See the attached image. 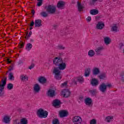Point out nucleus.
Wrapping results in <instances>:
<instances>
[{
    "instance_id": "9",
    "label": "nucleus",
    "mask_w": 124,
    "mask_h": 124,
    "mask_svg": "<svg viewBox=\"0 0 124 124\" xmlns=\"http://www.w3.org/2000/svg\"><path fill=\"white\" fill-rule=\"evenodd\" d=\"M65 5V2L63 1H59L57 4V8L60 9H63Z\"/></svg>"
},
{
    "instance_id": "30",
    "label": "nucleus",
    "mask_w": 124,
    "mask_h": 124,
    "mask_svg": "<svg viewBox=\"0 0 124 124\" xmlns=\"http://www.w3.org/2000/svg\"><path fill=\"white\" fill-rule=\"evenodd\" d=\"M112 31H115L117 32L118 31V27L117 26V24H113V26L111 28Z\"/></svg>"
},
{
    "instance_id": "62",
    "label": "nucleus",
    "mask_w": 124,
    "mask_h": 124,
    "mask_svg": "<svg viewBox=\"0 0 124 124\" xmlns=\"http://www.w3.org/2000/svg\"><path fill=\"white\" fill-rule=\"evenodd\" d=\"M32 29H33L32 27H31V28H30V30H32Z\"/></svg>"
},
{
    "instance_id": "54",
    "label": "nucleus",
    "mask_w": 124,
    "mask_h": 124,
    "mask_svg": "<svg viewBox=\"0 0 124 124\" xmlns=\"http://www.w3.org/2000/svg\"><path fill=\"white\" fill-rule=\"evenodd\" d=\"M119 46L120 47V49H122V48L124 46V44L123 43H121L119 44Z\"/></svg>"
},
{
    "instance_id": "22",
    "label": "nucleus",
    "mask_w": 124,
    "mask_h": 124,
    "mask_svg": "<svg viewBox=\"0 0 124 124\" xmlns=\"http://www.w3.org/2000/svg\"><path fill=\"white\" fill-rule=\"evenodd\" d=\"M2 122L5 124H9L10 123V117L8 116H4Z\"/></svg>"
},
{
    "instance_id": "55",
    "label": "nucleus",
    "mask_w": 124,
    "mask_h": 124,
    "mask_svg": "<svg viewBox=\"0 0 124 124\" xmlns=\"http://www.w3.org/2000/svg\"><path fill=\"white\" fill-rule=\"evenodd\" d=\"M31 12L32 15H34V14H35V11H34V10H32Z\"/></svg>"
},
{
    "instance_id": "56",
    "label": "nucleus",
    "mask_w": 124,
    "mask_h": 124,
    "mask_svg": "<svg viewBox=\"0 0 124 124\" xmlns=\"http://www.w3.org/2000/svg\"><path fill=\"white\" fill-rule=\"evenodd\" d=\"M21 63H23V61H22L21 60H20V61L18 62V64H21Z\"/></svg>"
},
{
    "instance_id": "34",
    "label": "nucleus",
    "mask_w": 124,
    "mask_h": 124,
    "mask_svg": "<svg viewBox=\"0 0 124 124\" xmlns=\"http://www.w3.org/2000/svg\"><path fill=\"white\" fill-rule=\"evenodd\" d=\"M13 84L10 83L7 84V88L9 91H10L13 89Z\"/></svg>"
},
{
    "instance_id": "57",
    "label": "nucleus",
    "mask_w": 124,
    "mask_h": 124,
    "mask_svg": "<svg viewBox=\"0 0 124 124\" xmlns=\"http://www.w3.org/2000/svg\"><path fill=\"white\" fill-rule=\"evenodd\" d=\"M123 104H124V103H123V102L118 103V105L119 106H122V105H123Z\"/></svg>"
},
{
    "instance_id": "14",
    "label": "nucleus",
    "mask_w": 124,
    "mask_h": 124,
    "mask_svg": "<svg viewBox=\"0 0 124 124\" xmlns=\"http://www.w3.org/2000/svg\"><path fill=\"white\" fill-rule=\"evenodd\" d=\"M41 23H42V20L41 19H36L35 20V28H40V27L42 26Z\"/></svg>"
},
{
    "instance_id": "8",
    "label": "nucleus",
    "mask_w": 124,
    "mask_h": 124,
    "mask_svg": "<svg viewBox=\"0 0 124 124\" xmlns=\"http://www.w3.org/2000/svg\"><path fill=\"white\" fill-rule=\"evenodd\" d=\"M99 84V81H98V79L93 78L91 81V84L93 87H96L98 86Z\"/></svg>"
},
{
    "instance_id": "24",
    "label": "nucleus",
    "mask_w": 124,
    "mask_h": 124,
    "mask_svg": "<svg viewBox=\"0 0 124 124\" xmlns=\"http://www.w3.org/2000/svg\"><path fill=\"white\" fill-rule=\"evenodd\" d=\"M91 75V68H87L85 70L84 76L85 77H89Z\"/></svg>"
},
{
    "instance_id": "59",
    "label": "nucleus",
    "mask_w": 124,
    "mask_h": 124,
    "mask_svg": "<svg viewBox=\"0 0 124 124\" xmlns=\"http://www.w3.org/2000/svg\"><path fill=\"white\" fill-rule=\"evenodd\" d=\"M33 41H34L33 39H30V42H33Z\"/></svg>"
},
{
    "instance_id": "50",
    "label": "nucleus",
    "mask_w": 124,
    "mask_h": 124,
    "mask_svg": "<svg viewBox=\"0 0 124 124\" xmlns=\"http://www.w3.org/2000/svg\"><path fill=\"white\" fill-rule=\"evenodd\" d=\"M6 62H7L8 64L11 63L12 61L10 60L9 58L6 59Z\"/></svg>"
},
{
    "instance_id": "29",
    "label": "nucleus",
    "mask_w": 124,
    "mask_h": 124,
    "mask_svg": "<svg viewBox=\"0 0 124 124\" xmlns=\"http://www.w3.org/2000/svg\"><path fill=\"white\" fill-rule=\"evenodd\" d=\"M95 54V52L93 51V50H90L88 52V56L91 58H93Z\"/></svg>"
},
{
    "instance_id": "18",
    "label": "nucleus",
    "mask_w": 124,
    "mask_h": 124,
    "mask_svg": "<svg viewBox=\"0 0 124 124\" xmlns=\"http://www.w3.org/2000/svg\"><path fill=\"white\" fill-rule=\"evenodd\" d=\"M38 81L41 84H45L47 82V79L44 77H40L38 79Z\"/></svg>"
},
{
    "instance_id": "20",
    "label": "nucleus",
    "mask_w": 124,
    "mask_h": 124,
    "mask_svg": "<svg viewBox=\"0 0 124 124\" xmlns=\"http://www.w3.org/2000/svg\"><path fill=\"white\" fill-rule=\"evenodd\" d=\"M98 78L100 79V80H106V79L107 78L106 73H103L100 74L98 76Z\"/></svg>"
},
{
    "instance_id": "25",
    "label": "nucleus",
    "mask_w": 124,
    "mask_h": 124,
    "mask_svg": "<svg viewBox=\"0 0 124 124\" xmlns=\"http://www.w3.org/2000/svg\"><path fill=\"white\" fill-rule=\"evenodd\" d=\"M98 12L99 11L98 10L93 9L90 11V14H91V15H97V14H98Z\"/></svg>"
},
{
    "instance_id": "26",
    "label": "nucleus",
    "mask_w": 124,
    "mask_h": 124,
    "mask_svg": "<svg viewBox=\"0 0 124 124\" xmlns=\"http://www.w3.org/2000/svg\"><path fill=\"white\" fill-rule=\"evenodd\" d=\"M20 79L21 81H29V77L27 75H22L20 76Z\"/></svg>"
},
{
    "instance_id": "38",
    "label": "nucleus",
    "mask_w": 124,
    "mask_h": 124,
    "mask_svg": "<svg viewBox=\"0 0 124 124\" xmlns=\"http://www.w3.org/2000/svg\"><path fill=\"white\" fill-rule=\"evenodd\" d=\"M120 77L121 81L124 82V71L121 72V73H120Z\"/></svg>"
},
{
    "instance_id": "47",
    "label": "nucleus",
    "mask_w": 124,
    "mask_h": 124,
    "mask_svg": "<svg viewBox=\"0 0 124 124\" xmlns=\"http://www.w3.org/2000/svg\"><path fill=\"white\" fill-rule=\"evenodd\" d=\"M34 66H35L34 63H32L31 64V65L29 67V69H32V68H33V67H34Z\"/></svg>"
},
{
    "instance_id": "4",
    "label": "nucleus",
    "mask_w": 124,
    "mask_h": 124,
    "mask_svg": "<svg viewBox=\"0 0 124 124\" xmlns=\"http://www.w3.org/2000/svg\"><path fill=\"white\" fill-rule=\"evenodd\" d=\"M37 115L41 119L47 118L48 117V111L44 110L42 108H40L37 111Z\"/></svg>"
},
{
    "instance_id": "52",
    "label": "nucleus",
    "mask_w": 124,
    "mask_h": 124,
    "mask_svg": "<svg viewBox=\"0 0 124 124\" xmlns=\"http://www.w3.org/2000/svg\"><path fill=\"white\" fill-rule=\"evenodd\" d=\"M53 27L54 30H56L57 28H58V25H57L56 24H54Z\"/></svg>"
},
{
    "instance_id": "41",
    "label": "nucleus",
    "mask_w": 124,
    "mask_h": 124,
    "mask_svg": "<svg viewBox=\"0 0 124 124\" xmlns=\"http://www.w3.org/2000/svg\"><path fill=\"white\" fill-rule=\"evenodd\" d=\"M96 1H97V0H91L90 2V5H94Z\"/></svg>"
},
{
    "instance_id": "16",
    "label": "nucleus",
    "mask_w": 124,
    "mask_h": 124,
    "mask_svg": "<svg viewBox=\"0 0 124 124\" xmlns=\"http://www.w3.org/2000/svg\"><path fill=\"white\" fill-rule=\"evenodd\" d=\"M84 101L85 104L86 105H88L89 106H91V105H92L93 104V100H92V98L90 97L86 98Z\"/></svg>"
},
{
    "instance_id": "11",
    "label": "nucleus",
    "mask_w": 124,
    "mask_h": 124,
    "mask_svg": "<svg viewBox=\"0 0 124 124\" xmlns=\"http://www.w3.org/2000/svg\"><path fill=\"white\" fill-rule=\"evenodd\" d=\"M105 27V24H104V23H103L102 21H101L98 22L96 26V29L97 30H103Z\"/></svg>"
},
{
    "instance_id": "45",
    "label": "nucleus",
    "mask_w": 124,
    "mask_h": 124,
    "mask_svg": "<svg viewBox=\"0 0 124 124\" xmlns=\"http://www.w3.org/2000/svg\"><path fill=\"white\" fill-rule=\"evenodd\" d=\"M107 88H108V89H111L112 87V84L111 83H107L106 84Z\"/></svg>"
},
{
    "instance_id": "15",
    "label": "nucleus",
    "mask_w": 124,
    "mask_h": 124,
    "mask_svg": "<svg viewBox=\"0 0 124 124\" xmlns=\"http://www.w3.org/2000/svg\"><path fill=\"white\" fill-rule=\"evenodd\" d=\"M62 104L61 101L59 99H55L53 100L52 102L53 106L54 107H58V106H60Z\"/></svg>"
},
{
    "instance_id": "35",
    "label": "nucleus",
    "mask_w": 124,
    "mask_h": 124,
    "mask_svg": "<svg viewBox=\"0 0 124 124\" xmlns=\"http://www.w3.org/2000/svg\"><path fill=\"white\" fill-rule=\"evenodd\" d=\"M18 46L19 49H22V48H24V46H25V42H22L20 41V43L18 44Z\"/></svg>"
},
{
    "instance_id": "27",
    "label": "nucleus",
    "mask_w": 124,
    "mask_h": 124,
    "mask_svg": "<svg viewBox=\"0 0 124 124\" xmlns=\"http://www.w3.org/2000/svg\"><path fill=\"white\" fill-rule=\"evenodd\" d=\"M104 42L105 44H107V45L110 44L111 42V39H110V37H106L104 38Z\"/></svg>"
},
{
    "instance_id": "61",
    "label": "nucleus",
    "mask_w": 124,
    "mask_h": 124,
    "mask_svg": "<svg viewBox=\"0 0 124 124\" xmlns=\"http://www.w3.org/2000/svg\"><path fill=\"white\" fill-rule=\"evenodd\" d=\"M79 99H80V100H82V99H83V97H80Z\"/></svg>"
},
{
    "instance_id": "28",
    "label": "nucleus",
    "mask_w": 124,
    "mask_h": 124,
    "mask_svg": "<svg viewBox=\"0 0 124 124\" xmlns=\"http://www.w3.org/2000/svg\"><path fill=\"white\" fill-rule=\"evenodd\" d=\"M32 48V45L31 43H28L27 44L26 46V50L27 51H31Z\"/></svg>"
},
{
    "instance_id": "10",
    "label": "nucleus",
    "mask_w": 124,
    "mask_h": 124,
    "mask_svg": "<svg viewBox=\"0 0 124 124\" xmlns=\"http://www.w3.org/2000/svg\"><path fill=\"white\" fill-rule=\"evenodd\" d=\"M59 115L60 118H64V117L68 116V111L65 110H62L59 112Z\"/></svg>"
},
{
    "instance_id": "21",
    "label": "nucleus",
    "mask_w": 124,
    "mask_h": 124,
    "mask_svg": "<svg viewBox=\"0 0 124 124\" xmlns=\"http://www.w3.org/2000/svg\"><path fill=\"white\" fill-rule=\"evenodd\" d=\"M33 90L35 93H39L40 91V86L38 84H35L33 87Z\"/></svg>"
},
{
    "instance_id": "46",
    "label": "nucleus",
    "mask_w": 124,
    "mask_h": 124,
    "mask_svg": "<svg viewBox=\"0 0 124 124\" xmlns=\"http://www.w3.org/2000/svg\"><path fill=\"white\" fill-rule=\"evenodd\" d=\"M67 86V81L64 82L61 84V87H66Z\"/></svg>"
},
{
    "instance_id": "2",
    "label": "nucleus",
    "mask_w": 124,
    "mask_h": 124,
    "mask_svg": "<svg viewBox=\"0 0 124 124\" xmlns=\"http://www.w3.org/2000/svg\"><path fill=\"white\" fill-rule=\"evenodd\" d=\"M45 8L46 9V11L48 14H55L57 10V6L53 4L46 6Z\"/></svg>"
},
{
    "instance_id": "37",
    "label": "nucleus",
    "mask_w": 124,
    "mask_h": 124,
    "mask_svg": "<svg viewBox=\"0 0 124 124\" xmlns=\"http://www.w3.org/2000/svg\"><path fill=\"white\" fill-rule=\"evenodd\" d=\"M89 93L92 95H95V94L96 93V89L89 90Z\"/></svg>"
},
{
    "instance_id": "31",
    "label": "nucleus",
    "mask_w": 124,
    "mask_h": 124,
    "mask_svg": "<svg viewBox=\"0 0 124 124\" xmlns=\"http://www.w3.org/2000/svg\"><path fill=\"white\" fill-rule=\"evenodd\" d=\"M15 79V78H14V76H13V73H10L9 74V80H10V81H14Z\"/></svg>"
},
{
    "instance_id": "19",
    "label": "nucleus",
    "mask_w": 124,
    "mask_h": 124,
    "mask_svg": "<svg viewBox=\"0 0 124 124\" xmlns=\"http://www.w3.org/2000/svg\"><path fill=\"white\" fill-rule=\"evenodd\" d=\"M100 73V70L97 67H95L93 70V75H97Z\"/></svg>"
},
{
    "instance_id": "64",
    "label": "nucleus",
    "mask_w": 124,
    "mask_h": 124,
    "mask_svg": "<svg viewBox=\"0 0 124 124\" xmlns=\"http://www.w3.org/2000/svg\"><path fill=\"white\" fill-rule=\"evenodd\" d=\"M59 55L60 56H62V53H60Z\"/></svg>"
},
{
    "instance_id": "23",
    "label": "nucleus",
    "mask_w": 124,
    "mask_h": 124,
    "mask_svg": "<svg viewBox=\"0 0 124 124\" xmlns=\"http://www.w3.org/2000/svg\"><path fill=\"white\" fill-rule=\"evenodd\" d=\"M77 6H78V10L79 12H81V11H83V9H84V6H83V5H82V4H81V3H80V2H79V1H78L77 2Z\"/></svg>"
},
{
    "instance_id": "58",
    "label": "nucleus",
    "mask_w": 124,
    "mask_h": 124,
    "mask_svg": "<svg viewBox=\"0 0 124 124\" xmlns=\"http://www.w3.org/2000/svg\"><path fill=\"white\" fill-rule=\"evenodd\" d=\"M72 4H75L76 3V2L74 0H73V1H72Z\"/></svg>"
},
{
    "instance_id": "51",
    "label": "nucleus",
    "mask_w": 124,
    "mask_h": 124,
    "mask_svg": "<svg viewBox=\"0 0 124 124\" xmlns=\"http://www.w3.org/2000/svg\"><path fill=\"white\" fill-rule=\"evenodd\" d=\"M86 20L88 22H90L92 20V17L91 16H88Z\"/></svg>"
},
{
    "instance_id": "7",
    "label": "nucleus",
    "mask_w": 124,
    "mask_h": 124,
    "mask_svg": "<svg viewBox=\"0 0 124 124\" xmlns=\"http://www.w3.org/2000/svg\"><path fill=\"white\" fill-rule=\"evenodd\" d=\"M62 93L64 97H69L71 92L68 89H64L62 91Z\"/></svg>"
},
{
    "instance_id": "43",
    "label": "nucleus",
    "mask_w": 124,
    "mask_h": 124,
    "mask_svg": "<svg viewBox=\"0 0 124 124\" xmlns=\"http://www.w3.org/2000/svg\"><path fill=\"white\" fill-rule=\"evenodd\" d=\"M43 3V1H39L37 3V6H38L39 7L41 6Z\"/></svg>"
},
{
    "instance_id": "44",
    "label": "nucleus",
    "mask_w": 124,
    "mask_h": 124,
    "mask_svg": "<svg viewBox=\"0 0 124 124\" xmlns=\"http://www.w3.org/2000/svg\"><path fill=\"white\" fill-rule=\"evenodd\" d=\"M90 124H96V120L95 119H92L90 122Z\"/></svg>"
},
{
    "instance_id": "1",
    "label": "nucleus",
    "mask_w": 124,
    "mask_h": 124,
    "mask_svg": "<svg viewBox=\"0 0 124 124\" xmlns=\"http://www.w3.org/2000/svg\"><path fill=\"white\" fill-rule=\"evenodd\" d=\"M68 59L65 58L63 60L62 58L58 57H56L53 60V64L56 66H58L57 67H54V68H59L60 70H64L66 68V62H67Z\"/></svg>"
},
{
    "instance_id": "33",
    "label": "nucleus",
    "mask_w": 124,
    "mask_h": 124,
    "mask_svg": "<svg viewBox=\"0 0 124 124\" xmlns=\"http://www.w3.org/2000/svg\"><path fill=\"white\" fill-rule=\"evenodd\" d=\"M40 15L42 17H44V18H46V17H48V13L46 12H43L40 13Z\"/></svg>"
},
{
    "instance_id": "42",
    "label": "nucleus",
    "mask_w": 124,
    "mask_h": 124,
    "mask_svg": "<svg viewBox=\"0 0 124 124\" xmlns=\"http://www.w3.org/2000/svg\"><path fill=\"white\" fill-rule=\"evenodd\" d=\"M58 48L59 49V50H64V49H65V47L62 45H58Z\"/></svg>"
},
{
    "instance_id": "6",
    "label": "nucleus",
    "mask_w": 124,
    "mask_h": 124,
    "mask_svg": "<svg viewBox=\"0 0 124 124\" xmlns=\"http://www.w3.org/2000/svg\"><path fill=\"white\" fill-rule=\"evenodd\" d=\"M72 121L75 124H81V123H82V118L78 116H75Z\"/></svg>"
},
{
    "instance_id": "40",
    "label": "nucleus",
    "mask_w": 124,
    "mask_h": 124,
    "mask_svg": "<svg viewBox=\"0 0 124 124\" xmlns=\"http://www.w3.org/2000/svg\"><path fill=\"white\" fill-rule=\"evenodd\" d=\"M52 124H60V121H59V119H55L53 120Z\"/></svg>"
},
{
    "instance_id": "12",
    "label": "nucleus",
    "mask_w": 124,
    "mask_h": 124,
    "mask_svg": "<svg viewBox=\"0 0 124 124\" xmlns=\"http://www.w3.org/2000/svg\"><path fill=\"white\" fill-rule=\"evenodd\" d=\"M99 90L102 93H105L107 91V88L106 87V84L104 83H102L99 87Z\"/></svg>"
},
{
    "instance_id": "36",
    "label": "nucleus",
    "mask_w": 124,
    "mask_h": 124,
    "mask_svg": "<svg viewBox=\"0 0 124 124\" xmlns=\"http://www.w3.org/2000/svg\"><path fill=\"white\" fill-rule=\"evenodd\" d=\"M31 34H32V31H30L29 34L27 35V36H25L24 37L26 40H29V39H30V37H31Z\"/></svg>"
},
{
    "instance_id": "63",
    "label": "nucleus",
    "mask_w": 124,
    "mask_h": 124,
    "mask_svg": "<svg viewBox=\"0 0 124 124\" xmlns=\"http://www.w3.org/2000/svg\"><path fill=\"white\" fill-rule=\"evenodd\" d=\"M38 1H43V0H37Z\"/></svg>"
},
{
    "instance_id": "53",
    "label": "nucleus",
    "mask_w": 124,
    "mask_h": 124,
    "mask_svg": "<svg viewBox=\"0 0 124 124\" xmlns=\"http://www.w3.org/2000/svg\"><path fill=\"white\" fill-rule=\"evenodd\" d=\"M72 81L73 83L74 84V85H77V82L76 81L75 79H72Z\"/></svg>"
},
{
    "instance_id": "60",
    "label": "nucleus",
    "mask_w": 124,
    "mask_h": 124,
    "mask_svg": "<svg viewBox=\"0 0 124 124\" xmlns=\"http://www.w3.org/2000/svg\"><path fill=\"white\" fill-rule=\"evenodd\" d=\"M26 34V36H28V35L29 34V31H27L25 32Z\"/></svg>"
},
{
    "instance_id": "17",
    "label": "nucleus",
    "mask_w": 124,
    "mask_h": 124,
    "mask_svg": "<svg viewBox=\"0 0 124 124\" xmlns=\"http://www.w3.org/2000/svg\"><path fill=\"white\" fill-rule=\"evenodd\" d=\"M104 49V47H103V46L97 47L96 49H95L96 54H97V56H99V55L101 54V51H103Z\"/></svg>"
},
{
    "instance_id": "32",
    "label": "nucleus",
    "mask_w": 124,
    "mask_h": 124,
    "mask_svg": "<svg viewBox=\"0 0 124 124\" xmlns=\"http://www.w3.org/2000/svg\"><path fill=\"white\" fill-rule=\"evenodd\" d=\"M113 120V116H107L106 117L105 121L107 122L108 123H110L111 121Z\"/></svg>"
},
{
    "instance_id": "39",
    "label": "nucleus",
    "mask_w": 124,
    "mask_h": 124,
    "mask_svg": "<svg viewBox=\"0 0 124 124\" xmlns=\"http://www.w3.org/2000/svg\"><path fill=\"white\" fill-rule=\"evenodd\" d=\"M78 81L80 83V84H82L83 82H84V79H83V77H79L78 78Z\"/></svg>"
},
{
    "instance_id": "13",
    "label": "nucleus",
    "mask_w": 124,
    "mask_h": 124,
    "mask_svg": "<svg viewBox=\"0 0 124 124\" xmlns=\"http://www.w3.org/2000/svg\"><path fill=\"white\" fill-rule=\"evenodd\" d=\"M56 94H57V93H56V91L52 89H49L48 91V96H50V97H54V96H56Z\"/></svg>"
},
{
    "instance_id": "48",
    "label": "nucleus",
    "mask_w": 124,
    "mask_h": 124,
    "mask_svg": "<svg viewBox=\"0 0 124 124\" xmlns=\"http://www.w3.org/2000/svg\"><path fill=\"white\" fill-rule=\"evenodd\" d=\"M10 68L9 69V71H12V70H14V66L13 64L12 65L10 66Z\"/></svg>"
},
{
    "instance_id": "49",
    "label": "nucleus",
    "mask_w": 124,
    "mask_h": 124,
    "mask_svg": "<svg viewBox=\"0 0 124 124\" xmlns=\"http://www.w3.org/2000/svg\"><path fill=\"white\" fill-rule=\"evenodd\" d=\"M34 25H35L34 21H33V20H32L30 25V27H33Z\"/></svg>"
},
{
    "instance_id": "3",
    "label": "nucleus",
    "mask_w": 124,
    "mask_h": 124,
    "mask_svg": "<svg viewBox=\"0 0 124 124\" xmlns=\"http://www.w3.org/2000/svg\"><path fill=\"white\" fill-rule=\"evenodd\" d=\"M6 81H7V77L2 79L1 80L2 84L0 83V96H3V94H4V87L6 85Z\"/></svg>"
},
{
    "instance_id": "5",
    "label": "nucleus",
    "mask_w": 124,
    "mask_h": 124,
    "mask_svg": "<svg viewBox=\"0 0 124 124\" xmlns=\"http://www.w3.org/2000/svg\"><path fill=\"white\" fill-rule=\"evenodd\" d=\"M61 70H60L59 68H54L53 70V73L55 74V78L56 80H61L62 77V71Z\"/></svg>"
}]
</instances>
